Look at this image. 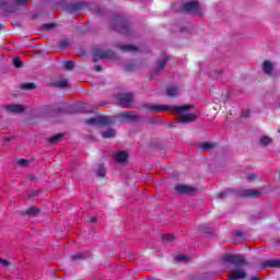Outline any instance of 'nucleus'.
<instances>
[{"label": "nucleus", "instance_id": "24", "mask_svg": "<svg viewBox=\"0 0 280 280\" xmlns=\"http://www.w3.org/2000/svg\"><path fill=\"white\" fill-rule=\"evenodd\" d=\"M175 261H189V256L179 254L175 256Z\"/></svg>", "mask_w": 280, "mask_h": 280}, {"label": "nucleus", "instance_id": "18", "mask_svg": "<svg viewBox=\"0 0 280 280\" xmlns=\"http://www.w3.org/2000/svg\"><path fill=\"white\" fill-rule=\"evenodd\" d=\"M117 135V131L115 129H107L106 131L103 132V139H113Z\"/></svg>", "mask_w": 280, "mask_h": 280}, {"label": "nucleus", "instance_id": "42", "mask_svg": "<svg viewBox=\"0 0 280 280\" xmlns=\"http://www.w3.org/2000/svg\"><path fill=\"white\" fill-rule=\"evenodd\" d=\"M83 113H92L91 110L89 109H84Z\"/></svg>", "mask_w": 280, "mask_h": 280}, {"label": "nucleus", "instance_id": "33", "mask_svg": "<svg viewBox=\"0 0 280 280\" xmlns=\"http://www.w3.org/2000/svg\"><path fill=\"white\" fill-rule=\"evenodd\" d=\"M26 213H27L28 215H34V213H36V209L30 208L28 210H26Z\"/></svg>", "mask_w": 280, "mask_h": 280}, {"label": "nucleus", "instance_id": "31", "mask_svg": "<svg viewBox=\"0 0 280 280\" xmlns=\"http://www.w3.org/2000/svg\"><path fill=\"white\" fill-rule=\"evenodd\" d=\"M96 58H108V52L106 51H101L96 55Z\"/></svg>", "mask_w": 280, "mask_h": 280}, {"label": "nucleus", "instance_id": "17", "mask_svg": "<svg viewBox=\"0 0 280 280\" xmlns=\"http://www.w3.org/2000/svg\"><path fill=\"white\" fill-rule=\"evenodd\" d=\"M165 62H167V57L162 58L155 63V71H163L165 67Z\"/></svg>", "mask_w": 280, "mask_h": 280}, {"label": "nucleus", "instance_id": "21", "mask_svg": "<svg viewBox=\"0 0 280 280\" xmlns=\"http://www.w3.org/2000/svg\"><path fill=\"white\" fill-rule=\"evenodd\" d=\"M120 49H122L124 51H139V48H137L133 45H122L120 46Z\"/></svg>", "mask_w": 280, "mask_h": 280}, {"label": "nucleus", "instance_id": "25", "mask_svg": "<svg viewBox=\"0 0 280 280\" xmlns=\"http://www.w3.org/2000/svg\"><path fill=\"white\" fill-rule=\"evenodd\" d=\"M13 65L18 69H21V67H23V61L21 60V57H14L13 58Z\"/></svg>", "mask_w": 280, "mask_h": 280}, {"label": "nucleus", "instance_id": "15", "mask_svg": "<svg viewBox=\"0 0 280 280\" xmlns=\"http://www.w3.org/2000/svg\"><path fill=\"white\" fill-rule=\"evenodd\" d=\"M265 268H280V260L275 259V260H266L264 262Z\"/></svg>", "mask_w": 280, "mask_h": 280}, {"label": "nucleus", "instance_id": "12", "mask_svg": "<svg viewBox=\"0 0 280 280\" xmlns=\"http://www.w3.org/2000/svg\"><path fill=\"white\" fill-rule=\"evenodd\" d=\"M246 278V271L244 269H237L234 271L232 276H230V280H237V279H245Z\"/></svg>", "mask_w": 280, "mask_h": 280}, {"label": "nucleus", "instance_id": "44", "mask_svg": "<svg viewBox=\"0 0 280 280\" xmlns=\"http://www.w3.org/2000/svg\"><path fill=\"white\" fill-rule=\"evenodd\" d=\"M0 30H3V24H0Z\"/></svg>", "mask_w": 280, "mask_h": 280}, {"label": "nucleus", "instance_id": "22", "mask_svg": "<svg viewBox=\"0 0 280 280\" xmlns=\"http://www.w3.org/2000/svg\"><path fill=\"white\" fill-rule=\"evenodd\" d=\"M22 91H34L36 89V84L34 83H24L21 85Z\"/></svg>", "mask_w": 280, "mask_h": 280}, {"label": "nucleus", "instance_id": "8", "mask_svg": "<svg viewBox=\"0 0 280 280\" xmlns=\"http://www.w3.org/2000/svg\"><path fill=\"white\" fill-rule=\"evenodd\" d=\"M262 71L266 75H271L272 71H275V63L270 60H266L262 62Z\"/></svg>", "mask_w": 280, "mask_h": 280}, {"label": "nucleus", "instance_id": "10", "mask_svg": "<svg viewBox=\"0 0 280 280\" xmlns=\"http://www.w3.org/2000/svg\"><path fill=\"white\" fill-rule=\"evenodd\" d=\"M175 189L177 194H191L194 191V187L188 185H177Z\"/></svg>", "mask_w": 280, "mask_h": 280}, {"label": "nucleus", "instance_id": "37", "mask_svg": "<svg viewBox=\"0 0 280 280\" xmlns=\"http://www.w3.org/2000/svg\"><path fill=\"white\" fill-rule=\"evenodd\" d=\"M88 222H97V219L95 217H90L88 219Z\"/></svg>", "mask_w": 280, "mask_h": 280}, {"label": "nucleus", "instance_id": "19", "mask_svg": "<svg viewBox=\"0 0 280 280\" xmlns=\"http://www.w3.org/2000/svg\"><path fill=\"white\" fill-rule=\"evenodd\" d=\"M243 196H248L250 198H256V196H259L258 190L255 189H246L243 191Z\"/></svg>", "mask_w": 280, "mask_h": 280}, {"label": "nucleus", "instance_id": "36", "mask_svg": "<svg viewBox=\"0 0 280 280\" xmlns=\"http://www.w3.org/2000/svg\"><path fill=\"white\" fill-rule=\"evenodd\" d=\"M44 30H51L54 27V24H44Z\"/></svg>", "mask_w": 280, "mask_h": 280}, {"label": "nucleus", "instance_id": "41", "mask_svg": "<svg viewBox=\"0 0 280 280\" xmlns=\"http://www.w3.org/2000/svg\"><path fill=\"white\" fill-rule=\"evenodd\" d=\"M101 67L100 66H96V71H101Z\"/></svg>", "mask_w": 280, "mask_h": 280}, {"label": "nucleus", "instance_id": "39", "mask_svg": "<svg viewBox=\"0 0 280 280\" xmlns=\"http://www.w3.org/2000/svg\"><path fill=\"white\" fill-rule=\"evenodd\" d=\"M4 141H7V142H8V141H12V138H11V137H5V138H4Z\"/></svg>", "mask_w": 280, "mask_h": 280}, {"label": "nucleus", "instance_id": "5", "mask_svg": "<svg viewBox=\"0 0 280 280\" xmlns=\"http://www.w3.org/2000/svg\"><path fill=\"white\" fill-rule=\"evenodd\" d=\"M225 261H228L229 264H234V266H246V260L244 259V256L229 255L225 257Z\"/></svg>", "mask_w": 280, "mask_h": 280}, {"label": "nucleus", "instance_id": "38", "mask_svg": "<svg viewBox=\"0 0 280 280\" xmlns=\"http://www.w3.org/2000/svg\"><path fill=\"white\" fill-rule=\"evenodd\" d=\"M224 196H226V192H221L218 195V198H224Z\"/></svg>", "mask_w": 280, "mask_h": 280}, {"label": "nucleus", "instance_id": "13", "mask_svg": "<svg viewBox=\"0 0 280 280\" xmlns=\"http://www.w3.org/2000/svg\"><path fill=\"white\" fill-rule=\"evenodd\" d=\"M120 117L122 119L135 120V119H137V113L130 112V110H125V112L120 113Z\"/></svg>", "mask_w": 280, "mask_h": 280}, {"label": "nucleus", "instance_id": "26", "mask_svg": "<svg viewBox=\"0 0 280 280\" xmlns=\"http://www.w3.org/2000/svg\"><path fill=\"white\" fill-rule=\"evenodd\" d=\"M75 67V63L73 61H65L63 62V68L69 71Z\"/></svg>", "mask_w": 280, "mask_h": 280}, {"label": "nucleus", "instance_id": "14", "mask_svg": "<svg viewBox=\"0 0 280 280\" xmlns=\"http://www.w3.org/2000/svg\"><path fill=\"white\" fill-rule=\"evenodd\" d=\"M7 110H9L10 113H23V110H25V106H23V105H9L7 107Z\"/></svg>", "mask_w": 280, "mask_h": 280}, {"label": "nucleus", "instance_id": "1", "mask_svg": "<svg viewBox=\"0 0 280 280\" xmlns=\"http://www.w3.org/2000/svg\"><path fill=\"white\" fill-rule=\"evenodd\" d=\"M147 110L149 113H161L165 110H173V113H176L179 115L177 117L178 124H189L191 121H196L197 116L196 114L189 112V106L182 105V106H167V105H154L150 104L147 105Z\"/></svg>", "mask_w": 280, "mask_h": 280}, {"label": "nucleus", "instance_id": "11", "mask_svg": "<svg viewBox=\"0 0 280 280\" xmlns=\"http://www.w3.org/2000/svg\"><path fill=\"white\" fill-rule=\"evenodd\" d=\"M180 93V89L176 85H171L166 89V95L168 97H176Z\"/></svg>", "mask_w": 280, "mask_h": 280}, {"label": "nucleus", "instance_id": "2", "mask_svg": "<svg viewBox=\"0 0 280 280\" xmlns=\"http://www.w3.org/2000/svg\"><path fill=\"white\" fill-rule=\"evenodd\" d=\"M182 12L184 14H195L196 16H202V7L196 0H190L183 4Z\"/></svg>", "mask_w": 280, "mask_h": 280}, {"label": "nucleus", "instance_id": "23", "mask_svg": "<svg viewBox=\"0 0 280 280\" xmlns=\"http://www.w3.org/2000/svg\"><path fill=\"white\" fill-rule=\"evenodd\" d=\"M215 144L211 143V142H201L199 144V148L201 150H212V148H214Z\"/></svg>", "mask_w": 280, "mask_h": 280}, {"label": "nucleus", "instance_id": "6", "mask_svg": "<svg viewBox=\"0 0 280 280\" xmlns=\"http://www.w3.org/2000/svg\"><path fill=\"white\" fill-rule=\"evenodd\" d=\"M133 100L135 98L132 94H121L119 96V104L122 106V108H130V106H132Z\"/></svg>", "mask_w": 280, "mask_h": 280}, {"label": "nucleus", "instance_id": "3", "mask_svg": "<svg viewBox=\"0 0 280 280\" xmlns=\"http://www.w3.org/2000/svg\"><path fill=\"white\" fill-rule=\"evenodd\" d=\"M27 0H0V10L3 14L14 12L16 5H25Z\"/></svg>", "mask_w": 280, "mask_h": 280}, {"label": "nucleus", "instance_id": "29", "mask_svg": "<svg viewBox=\"0 0 280 280\" xmlns=\"http://www.w3.org/2000/svg\"><path fill=\"white\" fill-rule=\"evenodd\" d=\"M97 174H98L100 176H106V168H104L103 165H98Z\"/></svg>", "mask_w": 280, "mask_h": 280}, {"label": "nucleus", "instance_id": "20", "mask_svg": "<svg viewBox=\"0 0 280 280\" xmlns=\"http://www.w3.org/2000/svg\"><path fill=\"white\" fill-rule=\"evenodd\" d=\"M55 86H58L59 89H65L69 86V81L67 79H60L55 83Z\"/></svg>", "mask_w": 280, "mask_h": 280}, {"label": "nucleus", "instance_id": "34", "mask_svg": "<svg viewBox=\"0 0 280 280\" xmlns=\"http://www.w3.org/2000/svg\"><path fill=\"white\" fill-rule=\"evenodd\" d=\"M248 115H250V110L245 109L244 112H242V117H248Z\"/></svg>", "mask_w": 280, "mask_h": 280}, {"label": "nucleus", "instance_id": "43", "mask_svg": "<svg viewBox=\"0 0 280 280\" xmlns=\"http://www.w3.org/2000/svg\"><path fill=\"white\" fill-rule=\"evenodd\" d=\"M33 196H38V191H34V192H33Z\"/></svg>", "mask_w": 280, "mask_h": 280}, {"label": "nucleus", "instance_id": "40", "mask_svg": "<svg viewBox=\"0 0 280 280\" xmlns=\"http://www.w3.org/2000/svg\"><path fill=\"white\" fill-rule=\"evenodd\" d=\"M252 280H259L256 276L252 277Z\"/></svg>", "mask_w": 280, "mask_h": 280}, {"label": "nucleus", "instance_id": "28", "mask_svg": "<svg viewBox=\"0 0 280 280\" xmlns=\"http://www.w3.org/2000/svg\"><path fill=\"white\" fill-rule=\"evenodd\" d=\"M18 165H21V167H25L26 165H30V160L21 159L18 161Z\"/></svg>", "mask_w": 280, "mask_h": 280}, {"label": "nucleus", "instance_id": "7", "mask_svg": "<svg viewBox=\"0 0 280 280\" xmlns=\"http://www.w3.org/2000/svg\"><path fill=\"white\" fill-rule=\"evenodd\" d=\"M115 31L119 34H130V26L125 21H118Z\"/></svg>", "mask_w": 280, "mask_h": 280}, {"label": "nucleus", "instance_id": "16", "mask_svg": "<svg viewBox=\"0 0 280 280\" xmlns=\"http://www.w3.org/2000/svg\"><path fill=\"white\" fill-rule=\"evenodd\" d=\"M272 143V138L268 137V136H261L259 138V144L262 148H266V145H270Z\"/></svg>", "mask_w": 280, "mask_h": 280}, {"label": "nucleus", "instance_id": "30", "mask_svg": "<svg viewBox=\"0 0 280 280\" xmlns=\"http://www.w3.org/2000/svg\"><path fill=\"white\" fill-rule=\"evenodd\" d=\"M164 242H173L174 241V235L172 234H165L163 235Z\"/></svg>", "mask_w": 280, "mask_h": 280}, {"label": "nucleus", "instance_id": "4", "mask_svg": "<svg viewBox=\"0 0 280 280\" xmlns=\"http://www.w3.org/2000/svg\"><path fill=\"white\" fill-rule=\"evenodd\" d=\"M85 124L89 126H108V124H113V119L106 116H96L85 120Z\"/></svg>", "mask_w": 280, "mask_h": 280}, {"label": "nucleus", "instance_id": "32", "mask_svg": "<svg viewBox=\"0 0 280 280\" xmlns=\"http://www.w3.org/2000/svg\"><path fill=\"white\" fill-rule=\"evenodd\" d=\"M255 178H257V174H255V173H249L248 175H247V180H255Z\"/></svg>", "mask_w": 280, "mask_h": 280}, {"label": "nucleus", "instance_id": "35", "mask_svg": "<svg viewBox=\"0 0 280 280\" xmlns=\"http://www.w3.org/2000/svg\"><path fill=\"white\" fill-rule=\"evenodd\" d=\"M0 264H1L2 266H10V262H9L8 260H3V259H1V258H0Z\"/></svg>", "mask_w": 280, "mask_h": 280}, {"label": "nucleus", "instance_id": "27", "mask_svg": "<svg viewBox=\"0 0 280 280\" xmlns=\"http://www.w3.org/2000/svg\"><path fill=\"white\" fill-rule=\"evenodd\" d=\"M62 139V133H57L50 138V143H58Z\"/></svg>", "mask_w": 280, "mask_h": 280}, {"label": "nucleus", "instance_id": "9", "mask_svg": "<svg viewBox=\"0 0 280 280\" xmlns=\"http://www.w3.org/2000/svg\"><path fill=\"white\" fill-rule=\"evenodd\" d=\"M114 159L116 163H126V161H128V153L118 151L115 153Z\"/></svg>", "mask_w": 280, "mask_h": 280}, {"label": "nucleus", "instance_id": "45", "mask_svg": "<svg viewBox=\"0 0 280 280\" xmlns=\"http://www.w3.org/2000/svg\"><path fill=\"white\" fill-rule=\"evenodd\" d=\"M280 132V131H279Z\"/></svg>", "mask_w": 280, "mask_h": 280}]
</instances>
